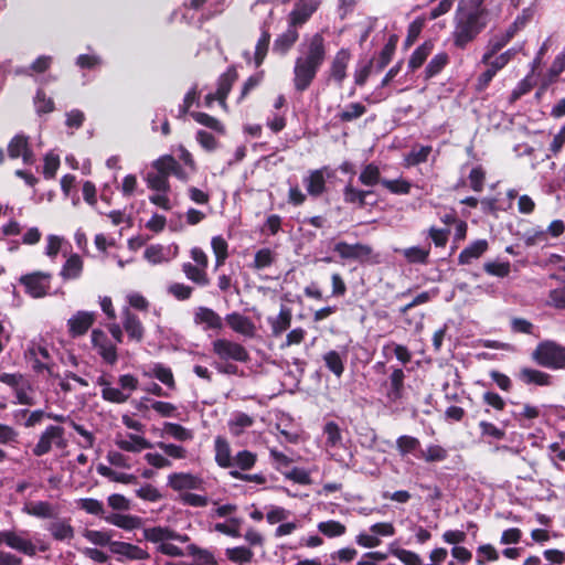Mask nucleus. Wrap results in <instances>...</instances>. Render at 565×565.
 Segmentation results:
<instances>
[{"label": "nucleus", "instance_id": "obj_1", "mask_svg": "<svg viewBox=\"0 0 565 565\" xmlns=\"http://www.w3.org/2000/svg\"><path fill=\"white\" fill-rule=\"evenodd\" d=\"M491 11L486 0H460L454 19L451 41L456 49L465 50L488 26Z\"/></svg>", "mask_w": 565, "mask_h": 565}, {"label": "nucleus", "instance_id": "obj_2", "mask_svg": "<svg viewBox=\"0 0 565 565\" xmlns=\"http://www.w3.org/2000/svg\"><path fill=\"white\" fill-rule=\"evenodd\" d=\"M327 57V44L322 33H315L300 45V55L295 60L294 87L307 90L315 81Z\"/></svg>", "mask_w": 565, "mask_h": 565}, {"label": "nucleus", "instance_id": "obj_3", "mask_svg": "<svg viewBox=\"0 0 565 565\" xmlns=\"http://www.w3.org/2000/svg\"><path fill=\"white\" fill-rule=\"evenodd\" d=\"M332 250L342 262H355L360 265H375L380 263L379 254L369 244L356 242L350 244L345 241L334 243Z\"/></svg>", "mask_w": 565, "mask_h": 565}, {"label": "nucleus", "instance_id": "obj_4", "mask_svg": "<svg viewBox=\"0 0 565 565\" xmlns=\"http://www.w3.org/2000/svg\"><path fill=\"white\" fill-rule=\"evenodd\" d=\"M540 366L550 370H565V347L554 340L541 341L531 354Z\"/></svg>", "mask_w": 565, "mask_h": 565}, {"label": "nucleus", "instance_id": "obj_5", "mask_svg": "<svg viewBox=\"0 0 565 565\" xmlns=\"http://www.w3.org/2000/svg\"><path fill=\"white\" fill-rule=\"evenodd\" d=\"M2 544L29 557L36 555V545L29 537L26 530L0 531V545Z\"/></svg>", "mask_w": 565, "mask_h": 565}, {"label": "nucleus", "instance_id": "obj_6", "mask_svg": "<svg viewBox=\"0 0 565 565\" xmlns=\"http://www.w3.org/2000/svg\"><path fill=\"white\" fill-rule=\"evenodd\" d=\"M212 351L221 361H235L247 363L250 360L249 353L241 343L216 339L212 342Z\"/></svg>", "mask_w": 565, "mask_h": 565}, {"label": "nucleus", "instance_id": "obj_7", "mask_svg": "<svg viewBox=\"0 0 565 565\" xmlns=\"http://www.w3.org/2000/svg\"><path fill=\"white\" fill-rule=\"evenodd\" d=\"M93 349L96 350L102 360L109 365L118 361L117 345L113 343L102 329H93L90 334Z\"/></svg>", "mask_w": 565, "mask_h": 565}, {"label": "nucleus", "instance_id": "obj_8", "mask_svg": "<svg viewBox=\"0 0 565 565\" xmlns=\"http://www.w3.org/2000/svg\"><path fill=\"white\" fill-rule=\"evenodd\" d=\"M406 375L401 367H393L388 379L383 383L385 397L390 404L401 402L405 396Z\"/></svg>", "mask_w": 565, "mask_h": 565}, {"label": "nucleus", "instance_id": "obj_9", "mask_svg": "<svg viewBox=\"0 0 565 565\" xmlns=\"http://www.w3.org/2000/svg\"><path fill=\"white\" fill-rule=\"evenodd\" d=\"M352 54L349 49H340L333 56L329 68L327 71L328 81L334 82L339 87L342 86L347 78V71L351 61Z\"/></svg>", "mask_w": 565, "mask_h": 565}, {"label": "nucleus", "instance_id": "obj_10", "mask_svg": "<svg viewBox=\"0 0 565 565\" xmlns=\"http://www.w3.org/2000/svg\"><path fill=\"white\" fill-rule=\"evenodd\" d=\"M110 553L117 556V561L124 563L125 561H146L150 558L149 553L139 547L138 545L115 541L111 543Z\"/></svg>", "mask_w": 565, "mask_h": 565}, {"label": "nucleus", "instance_id": "obj_11", "mask_svg": "<svg viewBox=\"0 0 565 565\" xmlns=\"http://www.w3.org/2000/svg\"><path fill=\"white\" fill-rule=\"evenodd\" d=\"M319 6L320 0H298L288 14L289 24L297 28L302 26L318 10Z\"/></svg>", "mask_w": 565, "mask_h": 565}, {"label": "nucleus", "instance_id": "obj_12", "mask_svg": "<svg viewBox=\"0 0 565 565\" xmlns=\"http://www.w3.org/2000/svg\"><path fill=\"white\" fill-rule=\"evenodd\" d=\"M64 436V428L61 426L50 425L40 436L39 441L33 448V455L36 457L49 454L52 449V444L55 441L57 446L62 445Z\"/></svg>", "mask_w": 565, "mask_h": 565}, {"label": "nucleus", "instance_id": "obj_13", "mask_svg": "<svg viewBox=\"0 0 565 565\" xmlns=\"http://www.w3.org/2000/svg\"><path fill=\"white\" fill-rule=\"evenodd\" d=\"M49 274L33 273L24 275L20 278L21 285L25 287V292L33 298H41L46 296L50 288L47 280Z\"/></svg>", "mask_w": 565, "mask_h": 565}, {"label": "nucleus", "instance_id": "obj_14", "mask_svg": "<svg viewBox=\"0 0 565 565\" xmlns=\"http://www.w3.org/2000/svg\"><path fill=\"white\" fill-rule=\"evenodd\" d=\"M95 313L79 310L67 320L68 334L76 339L83 337L93 327L95 322Z\"/></svg>", "mask_w": 565, "mask_h": 565}, {"label": "nucleus", "instance_id": "obj_15", "mask_svg": "<svg viewBox=\"0 0 565 565\" xmlns=\"http://www.w3.org/2000/svg\"><path fill=\"white\" fill-rule=\"evenodd\" d=\"M152 168L158 172H163L168 179L170 175H174L183 182L188 181L189 179L188 173L171 154H163L159 157L152 162Z\"/></svg>", "mask_w": 565, "mask_h": 565}, {"label": "nucleus", "instance_id": "obj_16", "mask_svg": "<svg viewBox=\"0 0 565 565\" xmlns=\"http://www.w3.org/2000/svg\"><path fill=\"white\" fill-rule=\"evenodd\" d=\"M298 28L288 23V28L281 34H278L273 43V52L279 56H285L299 40Z\"/></svg>", "mask_w": 565, "mask_h": 565}, {"label": "nucleus", "instance_id": "obj_17", "mask_svg": "<svg viewBox=\"0 0 565 565\" xmlns=\"http://www.w3.org/2000/svg\"><path fill=\"white\" fill-rule=\"evenodd\" d=\"M237 78L238 73L235 65L228 66L227 70L218 76L216 92L217 102L222 106L226 105V98Z\"/></svg>", "mask_w": 565, "mask_h": 565}, {"label": "nucleus", "instance_id": "obj_18", "mask_svg": "<svg viewBox=\"0 0 565 565\" xmlns=\"http://www.w3.org/2000/svg\"><path fill=\"white\" fill-rule=\"evenodd\" d=\"M225 321H226L227 326L233 331H235L242 335H245L248 338H253L255 335V331H256L255 324L253 323L250 318H248L239 312L228 313L225 317Z\"/></svg>", "mask_w": 565, "mask_h": 565}, {"label": "nucleus", "instance_id": "obj_19", "mask_svg": "<svg viewBox=\"0 0 565 565\" xmlns=\"http://www.w3.org/2000/svg\"><path fill=\"white\" fill-rule=\"evenodd\" d=\"M270 39V23L264 21L260 24V36L255 45L254 63L256 67H259L264 63L269 50Z\"/></svg>", "mask_w": 565, "mask_h": 565}, {"label": "nucleus", "instance_id": "obj_20", "mask_svg": "<svg viewBox=\"0 0 565 565\" xmlns=\"http://www.w3.org/2000/svg\"><path fill=\"white\" fill-rule=\"evenodd\" d=\"M193 320L195 324H203L204 330H221L223 328L220 315L207 307H199Z\"/></svg>", "mask_w": 565, "mask_h": 565}, {"label": "nucleus", "instance_id": "obj_21", "mask_svg": "<svg viewBox=\"0 0 565 565\" xmlns=\"http://www.w3.org/2000/svg\"><path fill=\"white\" fill-rule=\"evenodd\" d=\"M518 379L526 385L550 386L553 383L551 374L531 367H522L518 373Z\"/></svg>", "mask_w": 565, "mask_h": 565}, {"label": "nucleus", "instance_id": "obj_22", "mask_svg": "<svg viewBox=\"0 0 565 565\" xmlns=\"http://www.w3.org/2000/svg\"><path fill=\"white\" fill-rule=\"evenodd\" d=\"M327 168L316 169L310 171L309 175L305 178L303 183L309 195L318 198L326 191L324 171Z\"/></svg>", "mask_w": 565, "mask_h": 565}, {"label": "nucleus", "instance_id": "obj_23", "mask_svg": "<svg viewBox=\"0 0 565 565\" xmlns=\"http://www.w3.org/2000/svg\"><path fill=\"white\" fill-rule=\"evenodd\" d=\"M46 530L55 541H71L75 536V530L71 524V519H58L47 524Z\"/></svg>", "mask_w": 565, "mask_h": 565}, {"label": "nucleus", "instance_id": "obj_24", "mask_svg": "<svg viewBox=\"0 0 565 565\" xmlns=\"http://www.w3.org/2000/svg\"><path fill=\"white\" fill-rule=\"evenodd\" d=\"M122 328L130 340L141 342L145 337V328L137 315L128 309L124 313Z\"/></svg>", "mask_w": 565, "mask_h": 565}, {"label": "nucleus", "instance_id": "obj_25", "mask_svg": "<svg viewBox=\"0 0 565 565\" xmlns=\"http://www.w3.org/2000/svg\"><path fill=\"white\" fill-rule=\"evenodd\" d=\"M8 153L11 159L23 158L28 163L32 157V151L29 148V138L24 135H15L8 145Z\"/></svg>", "mask_w": 565, "mask_h": 565}, {"label": "nucleus", "instance_id": "obj_26", "mask_svg": "<svg viewBox=\"0 0 565 565\" xmlns=\"http://www.w3.org/2000/svg\"><path fill=\"white\" fill-rule=\"evenodd\" d=\"M103 519L119 529H122L125 531H131L135 529H139L142 525V519L138 515H131V514H121V513H109Z\"/></svg>", "mask_w": 565, "mask_h": 565}, {"label": "nucleus", "instance_id": "obj_27", "mask_svg": "<svg viewBox=\"0 0 565 565\" xmlns=\"http://www.w3.org/2000/svg\"><path fill=\"white\" fill-rule=\"evenodd\" d=\"M168 480L169 486L174 491L199 489L202 482L199 477L185 472H173L169 476Z\"/></svg>", "mask_w": 565, "mask_h": 565}, {"label": "nucleus", "instance_id": "obj_28", "mask_svg": "<svg viewBox=\"0 0 565 565\" xmlns=\"http://www.w3.org/2000/svg\"><path fill=\"white\" fill-rule=\"evenodd\" d=\"M372 194L373 191L371 190H362L355 188L352 183V178L343 188V201L347 204L358 205L359 209H363L367 204L366 199Z\"/></svg>", "mask_w": 565, "mask_h": 565}, {"label": "nucleus", "instance_id": "obj_29", "mask_svg": "<svg viewBox=\"0 0 565 565\" xmlns=\"http://www.w3.org/2000/svg\"><path fill=\"white\" fill-rule=\"evenodd\" d=\"M489 248L487 239H477L463 248L458 256L459 265H469L473 259L480 258Z\"/></svg>", "mask_w": 565, "mask_h": 565}, {"label": "nucleus", "instance_id": "obj_30", "mask_svg": "<svg viewBox=\"0 0 565 565\" xmlns=\"http://www.w3.org/2000/svg\"><path fill=\"white\" fill-rule=\"evenodd\" d=\"M215 461L221 468H233L234 462L231 455V447L226 438L217 436L214 440Z\"/></svg>", "mask_w": 565, "mask_h": 565}, {"label": "nucleus", "instance_id": "obj_31", "mask_svg": "<svg viewBox=\"0 0 565 565\" xmlns=\"http://www.w3.org/2000/svg\"><path fill=\"white\" fill-rule=\"evenodd\" d=\"M398 43V35L391 34L384 47L381 50L377 60H374L375 72H382L392 61L396 46Z\"/></svg>", "mask_w": 565, "mask_h": 565}, {"label": "nucleus", "instance_id": "obj_32", "mask_svg": "<svg viewBox=\"0 0 565 565\" xmlns=\"http://www.w3.org/2000/svg\"><path fill=\"white\" fill-rule=\"evenodd\" d=\"M292 319L291 309L282 306L276 318H269L271 334L274 337L281 335L290 328Z\"/></svg>", "mask_w": 565, "mask_h": 565}, {"label": "nucleus", "instance_id": "obj_33", "mask_svg": "<svg viewBox=\"0 0 565 565\" xmlns=\"http://www.w3.org/2000/svg\"><path fill=\"white\" fill-rule=\"evenodd\" d=\"M23 511L40 519H53L57 515L55 508L47 501H35L26 503Z\"/></svg>", "mask_w": 565, "mask_h": 565}, {"label": "nucleus", "instance_id": "obj_34", "mask_svg": "<svg viewBox=\"0 0 565 565\" xmlns=\"http://www.w3.org/2000/svg\"><path fill=\"white\" fill-rule=\"evenodd\" d=\"M433 49H434V43L431 40H427L423 44H420L418 47H416L408 60L409 71L414 72V71L418 70L425 63L427 57L430 55Z\"/></svg>", "mask_w": 565, "mask_h": 565}, {"label": "nucleus", "instance_id": "obj_35", "mask_svg": "<svg viewBox=\"0 0 565 565\" xmlns=\"http://www.w3.org/2000/svg\"><path fill=\"white\" fill-rule=\"evenodd\" d=\"M83 271V260L79 255H71L61 270V276L64 280L77 279Z\"/></svg>", "mask_w": 565, "mask_h": 565}, {"label": "nucleus", "instance_id": "obj_36", "mask_svg": "<svg viewBox=\"0 0 565 565\" xmlns=\"http://www.w3.org/2000/svg\"><path fill=\"white\" fill-rule=\"evenodd\" d=\"M97 472L100 476L109 479L110 481L119 482V483H124V484H131V483L135 484L138 481V479L135 475L117 472L116 470H114L110 467H107L103 463H99L97 466Z\"/></svg>", "mask_w": 565, "mask_h": 565}, {"label": "nucleus", "instance_id": "obj_37", "mask_svg": "<svg viewBox=\"0 0 565 565\" xmlns=\"http://www.w3.org/2000/svg\"><path fill=\"white\" fill-rule=\"evenodd\" d=\"M384 179L381 178L380 168L371 162L367 163L361 171L359 175V182L364 186H375L377 184H382Z\"/></svg>", "mask_w": 565, "mask_h": 565}, {"label": "nucleus", "instance_id": "obj_38", "mask_svg": "<svg viewBox=\"0 0 565 565\" xmlns=\"http://www.w3.org/2000/svg\"><path fill=\"white\" fill-rule=\"evenodd\" d=\"M211 247L215 255V269H217L225 264L228 257V244L223 236L217 235L212 237Z\"/></svg>", "mask_w": 565, "mask_h": 565}, {"label": "nucleus", "instance_id": "obj_39", "mask_svg": "<svg viewBox=\"0 0 565 565\" xmlns=\"http://www.w3.org/2000/svg\"><path fill=\"white\" fill-rule=\"evenodd\" d=\"M323 361L326 367L338 379H340L344 373V360L341 356V354L335 351L331 350L328 351L323 355Z\"/></svg>", "mask_w": 565, "mask_h": 565}, {"label": "nucleus", "instance_id": "obj_40", "mask_svg": "<svg viewBox=\"0 0 565 565\" xmlns=\"http://www.w3.org/2000/svg\"><path fill=\"white\" fill-rule=\"evenodd\" d=\"M182 271L186 276L188 279L193 281L199 286H207L210 284V279L204 268L193 265L192 263H184L182 265Z\"/></svg>", "mask_w": 565, "mask_h": 565}, {"label": "nucleus", "instance_id": "obj_41", "mask_svg": "<svg viewBox=\"0 0 565 565\" xmlns=\"http://www.w3.org/2000/svg\"><path fill=\"white\" fill-rule=\"evenodd\" d=\"M509 43L510 41L503 33H497L491 36L486 45L481 62H487L489 57H494Z\"/></svg>", "mask_w": 565, "mask_h": 565}, {"label": "nucleus", "instance_id": "obj_42", "mask_svg": "<svg viewBox=\"0 0 565 565\" xmlns=\"http://www.w3.org/2000/svg\"><path fill=\"white\" fill-rule=\"evenodd\" d=\"M516 51L514 49H509L499 55L497 54L494 57H489L487 62L481 63L497 75L499 71L503 70L510 63Z\"/></svg>", "mask_w": 565, "mask_h": 565}, {"label": "nucleus", "instance_id": "obj_43", "mask_svg": "<svg viewBox=\"0 0 565 565\" xmlns=\"http://www.w3.org/2000/svg\"><path fill=\"white\" fill-rule=\"evenodd\" d=\"M366 107L362 103H350L345 108L338 113L335 118L340 122H351L366 113Z\"/></svg>", "mask_w": 565, "mask_h": 565}, {"label": "nucleus", "instance_id": "obj_44", "mask_svg": "<svg viewBox=\"0 0 565 565\" xmlns=\"http://www.w3.org/2000/svg\"><path fill=\"white\" fill-rule=\"evenodd\" d=\"M426 17L420 15L417 17L414 21H412L407 28V35L404 40V49L407 50L411 46L414 45V43L417 41L418 36L420 35L423 29L426 25Z\"/></svg>", "mask_w": 565, "mask_h": 565}, {"label": "nucleus", "instance_id": "obj_45", "mask_svg": "<svg viewBox=\"0 0 565 565\" xmlns=\"http://www.w3.org/2000/svg\"><path fill=\"white\" fill-rule=\"evenodd\" d=\"M143 539L151 543L162 544L170 541L171 529L168 526H153L143 529Z\"/></svg>", "mask_w": 565, "mask_h": 565}, {"label": "nucleus", "instance_id": "obj_46", "mask_svg": "<svg viewBox=\"0 0 565 565\" xmlns=\"http://www.w3.org/2000/svg\"><path fill=\"white\" fill-rule=\"evenodd\" d=\"M323 434L326 435V445L330 448H338L342 444V434L339 425L333 422H327L323 426Z\"/></svg>", "mask_w": 565, "mask_h": 565}, {"label": "nucleus", "instance_id": "obj_47", "mask_svg": "<svg viewBox=\"0 0 565 565\" xmlns=\"http://www.w3.org/2000/svg\"><path fill=\"white\" fill-rule=\"evenodd\" d=\"M449 63V56L446 52L436 54L425 68V77L433 78L438 75Z\"/></svg>", "mask_w": 565, "mask_h": 565}, {"label": "nucleus", "instance_id": "obj_48", "mask_svg": "<svg viewBox=\"0 0 565 565\" xmlns=\"http://www.w3.org/2000/svg\"><path fill=\"white\" fill-rule=\"evenodd\" d=\"M190 116L200 125L207 127L216 132L224 134L225 128L223 124L215 117L202 113V111H192L190 113Z\"/></svg>", "mask_w": 565, "mask_h": 565}, {"label": "nucleus", "instance_id": "obj_49", "mask_svg": "<svg viewBox=\"0 0 565 565\" xmlns=\"http://www.w3.org/2000/svg\"><path fill=\"white\" fill-rule=\"evenodd\" d=\"M163 431L179 441H188L193 439L192 430L177 423L166 422L163 425Z\"/></svg>", "mask_w": 565, "mask_h": 565}, {"label": "nucleus", "instance_id": "obj_50", "mask_svg": "<svg viewBox=\"0 0 565 565\" xmlns=\"http://www.w3.org/2000/svg\"><path fill=\"white\" fill-rule=\"evenodd\" d=\"M419 447L420 441L416 437L402 435L396 439V448L402 457L414 454Z\"/></svg>", "mask_w": 565, "mask_h": 565}, {"label": "nucleus", "instance_id": "obj_51", "mask_svg": "<svg viewBox=\"0 0 565 565\" xmlns=\"http://www.w3.org/2000/svg\"><path fill=\"white\" fill-rule=\"evenodd\" d=\"M148 188L158 192H168L170 190L169 179L163 172H149L146 178Z\"/></svg>", "mask_w": 565, "mask_h": 565}, {"label": "nucleus", "instance_id": "obj_52", "mask_svg": "<svg viewBox=\"0 0 565 565\" xmlns=\"http://www.w3.org/2000/svg\"><path fill=\"white\" fill-rule=\"evenodd\" d=\"M84 537L95 545L108 546L109 550L111 548V543L115 542L111 540L113 535L110 531L86 530Z\"/></svg>", "mask_w": 565, "mask_h": 565}, {"label": "nucleus", "instance_id": "obj_53", "mask_svg": "<svg viewBox=\"0 0 565 565\" xmlns=\"http://www.w3.org/2000/svg\"><path fill=\"white\" fill-rule=\"evenodd\" d=\"M275 253L270 248H260L255 253L253 268L260 270L270 267L275 263Z\"/></svg>", "mask_w": 565, "mask_h": 565}, {"label": "nucleus", "instance_id": "obj_54", "mask_svg": "<svg viewBox=\"0 0 565 565\" xmlns=\"http://www.w3.org/2000/svg\"><path fill=\"white\" fill-rule=\"evenodd\" d=\"M256 461L257 455L249 450L238 451L233 459L234 467H237L242 472L250 470L256 465Z\"/></svg>", "mask_w": 565, "mask_h": 565}, {"label": "nucleus", "instance_id": "obj_55", "mask_svg": "<svg viewBox=\"0 0 565 565\" xmlns=\"http://www.w3.org/2000/svg\"><path fill=\"white\" fill-rule=\"evenodd\" d=\"M35 110L39 115L50 114L55 109L54 102L51 97H47L42 88L36 90L34 97Z\"/></svg>", "mask_w": 565, "mask_h": 565}, {"label": "nucleus", "instance_id": "obj_56", "mask_svg": "<svg viewBox=\"0 0 565 565\" xmlns=\"http://www.w3.org/2000/svg\"><path fill=\"white\" fill-rule=\"evenodd\" d=\"M227 558L237 564L249 563L254 556L250 548L245 546H236L226 550Z\"/></svg>", "mask_w": 565, "mask_h": 565}, {"label": "nucleus", "instance_id": "obj_57", "mask_svg": "<svg viewBox=\"0 0 565 565\" xmlns=\"http://www.w3.org/2000/svg\"><path fill=\"white\" fill-rule=\"evenodd\" d=\"M318 530L328 537H337L343 535L347 531V527L339 521L330 520L320 522L318 524Z\"/></svg>", "mask_w": 565, "mask_h": 565}, {"label": "nucleus", "instance_id": "obj_58", "mask_svg": "<svg viewBox=\"0 0 565 565\" xmlns=\"http://www.w3.org/2000/svg\"><path fill=\"white\" fill-rule=\"evenodd\" d=\"M512 416L521 427L529 428L530 425H527L525 420H532L537 418L540 416V411L536 406L525 404L521 412H513Z\"/></svg>", "mask_w": 565, "mask_h": 565}, {"label": "nucleus", "instance_id": "obj_59", "mask_svg": "<svg viewBox=\"0 0 565 565\" xmlns=\"http://www.w3.org/2000/svg\"><path fill=\"white\" fill-rule=\"evenodd\" d=\"M152 374L158 381L167 385L169 388H175L174 376L170 367L164 366L161 363H157L152 369Z\"/></svg>", "mask_w": 565, "mask_h": 565}, {"label": "nucleus", "instance_id": "obj_60", "mask_svg": "<svg viewBox=\"0 0 565 565\" xmlns=\"http://www.w3.org/2000/svg\"><path fill=\"white\" fill-rule=\"evenodd\" d=\"M429 248L413 246L404 250L405 258L412 264H427L429 258Z\"/></svg>", "mask_w": 565, "mask_h": 565}, {"label": "nucleus", "instance_id": "obj_61", "mask_svg": "<svg viewBox=\"0 0 565 565\" xmlns=\"http://www.w3.org/2000/svg\"><path fill=\"white\" fill-rule=\"evenodd\" d=\"M382 185L393 194H408L412 189V183L405 179L387 180L382 181Z\"/></svg>", "mask_w": 565, "mask_h": 565}, {"label": "nucleus", "instance_id": "obj_62", "mask_svg": "<svg viewBox=\"0 0 565 565\" xmlns=\"http://www.w3.org/2000/svg\"><path fill=\"white\" fill-rule=\"evenodd\" d=\"M483 269L490 276L504 278L508 277L511 271V264L509 262H488L484 263Z\"/></svg>", "mask_w": 565, "mask_h": 565}, {"label": "nucleus", "instance_id": "obj_63", "mask_svg": "<svg viewBox=\"0 0 565 565\" xmlns=\"http://www.w3.org/2000/svg\"><path fill=\"white\" fill-rule=\"evenodd\" d=\"M253 424L254 419L249 415L239 413L230 422V430L234 436H239L245 428L253 426Z\"/></svg>", "mask_w": 565, "mask_h": 565}, {"label": "nucleus", "instance_id": "obj_64", "mask_svg": "<svg viewBox=\"0 0 565 565\" xmlns=\"http://www.w3.org/2000/svg\"><path fill=\"white\" fill-rule=\"evenodd\" d=\"M420 457L426 462L444 461L448 457V451L439 445H430L425 451H422Z\"/></svg>", "mask_w": 565, "mask_h": 565}]
</instances>
